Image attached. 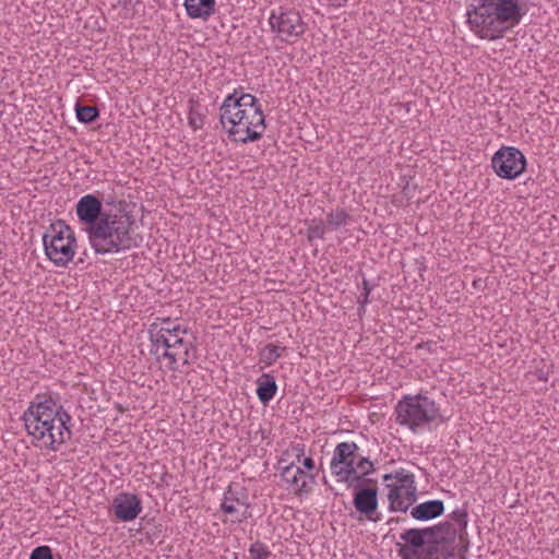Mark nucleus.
I'll return each mask as SVG.
<instances>
[{
  "label": "nucleus",
  "instance_id": "obj_1",
  "mask_svg": "<svg viewBox=\"0 0 559 559\" xmlns=\"http://www.w3.org/2000/svg\"><path fill=\"white\" fill-rule=\"evenodd\" d=\"M119 206H122L119 204ZM95 194L83 195L75 205V213L87 234L91 247L97 254L119 253L138 248L142 236L134 231L135 219L123 209H108Z\"/></svg>",
  "mask_w": 559,
  "mask_h": 559
},
{
  "label": "nucleus",
  "instance_id": "obj_2",
  "mask_svg": "<svg viewBox=\"0 0 559 559\" xmlns=\"http://www.w3.org/2000/svg\"><path fill=\"white\" fill-rule=\"evenodd\" d=\"M22 420L31 443L41 451L58 452L72 438V417L51 396L36 395Z\"/></svg>",
  "mask_w": 559,
  "mask_h": 559
},
{
  "label": "nucleus",
  "instance_id": "obj_3",
  "mask_svg": "<svg viewBox=\"0 0 559 559\" xmlns=\"http://www.w3.org/2000/svg\"><path fill=\"white\" fill-rule=\"evenodd\" d=\"M219 121L234 142H255L266 129L258 98L241 90H235L225 97L219 108Z\"/></svg>",
  "mask_w": 559,
  "mask_h": 559
},
{
  "label": "nucleus",
  "instance_id": "obj_4",
  "mask_svg": "<svg viewBox=\"0 0 559 559\" xmlns=\"http://www.w3.org/2000/svg\"><path fill=\"white\" fill-rule=\"evenodd\" d=\"M476 1L477 4L467 9V23L476 35L489 40L503 37L528 11L525 0Z\"/></svg>",
  "mask_w": 559,
  "mask_h": 559
},
{
  "label": "nucleus",
  "instance_id": "obj_5",
  "mask_svg": "<svg viewBox=\"0 0 559 559\" xmlns=\"http://www.w3.org/2000/svg\"><path fill=\"white\" fill-rule=\"evenodd\" d=\"M148 335L151 341L150 353L157 361L167 360V367L171 371L179 370V362L191 364L197 357L192 350L194 346L183 337L171 334L169 328L158 326L157 323L150 325Z\"/></svg>",
  "mask_w": 559,
  "mask_h": 559
},
{
  "label": "nucleus",
  "instance_id": "obj_6",
  "mask_svg": "<svg viewBox=\"0 0 559 559\" xmlns=\"http://www.w3.org/2000/svg\"><path fill=\"white\" fill-rule=\"evenodd\" d=\"M395 421L418 433L424 427L431 423H445L448 420L439 405L429 396L423 393L405 395L400 400L394 409Z\"/></svg>",
  "mask_w": 559,
  "mask_h": 559
},
{
  "label": "nucleus",
  "instance_id": "obj_7",
  "mask_svg": "<svg viewBox=\"0 0 559 559\" xmlns=\"http://www.w3.org/2000/svg\"><path fill=\"white\" fill-rule=\"evenodd\" d=\"M43 243L47 258L55 265L67 266L74 257L76 238L72 228L58 219L44 233Z\"/></svg>",
  "mask_w": 559,
  "mask_h": 559
},
{
  "label": "nucleus",
  "instance_id": "obj_8",
  "mask_svg": "<svg viewBox=\"0 0 559 559\" xmlns=\"http://www.w3.org/2000/svg\"><path fill=\"white\" fill-rule=\"evenodd\" d=\"M359 447L355 442H341L333 452L331 460L332 473L337 477L338 481L347 484V487H354L355 481H361V476L355 467V463L359 456Z\"/></svg>",
  "mask_w": 559,
  "mask_h": 559
},
{
  "label": "nucleus",
  "instance_id": "obj_9",
  "mask_svg": "<svg viewBox=\"0 0 559 559\" xmlns=\"http://www.w3.org/2000/svg\"><path fill=\"white\" fill-rule=\"evenodd\" d=\"M269 24L272 33L281 41L290 44L301 37L307 29V24L302 21L299 12L295 10L273 11L269 17Z\"/></svg>",
  "mask_w": 559,
  "mask_h": 559
},
{
  "label": "nucleus",
  "instance_id": "obj_10",
  "mask_svg": "<svg viewBox=\"0 0 559 559\" xmlns=\"http://www.w3.org/2000/svg\"><path fill=\"white\" fill-rule=\"evenodd\" d=\"M491 167L502 179L518 178L526 167L524 154L514 146H502L491 158Z\"/></svg>",
  "mask_w": 559,
  "mask_h": 559
},
{
  "label": "nucleus",
  "instance_id": "obj_11",
  "mask_svg": "<svg viewBox=\"0 0 559 559\" xmlns=\"http://www.w3.org/2000/svg\"><path fill=\"white\" fill-rule=\"evenodd\" d=\"M370 481H355L354 487V499L353 504L357 512L365 515L368 520L378 521L372 515L378 509V489L376 487H369L367 484Z\"/></svg>",
  "mask_w": 559,
  "mask_h": 559
},
{
  "label": "nucleus",
  "instance_id": "obj_12",
  "mask_svg": "<svg viewBox=\"0 0 559 559\" xmlns=\"http://www.w3.org/2000/svg\"><path fill=\"white\" fill-rule=\"evenodd\" d=\"M401 539L404 542L399 550L400 556L404 559H409L412 556L418 559H425L428 551V543L424 528H409L401 534Z\"/></svg>",
  "mask_w": 559,
  "mask_h": 559
},
{
  "label": "nucleus",
  "instance_id": "obj_13",
  "mask_svg": "<svg viewBox=\"0 0 559 559\" xmlns=\"http://www.w3.org/2000/svg\"><path fill=\"white\" fill-rule=\"evenodd\" d=\"M115 515L122 522L133 521L142 512V501L130 492H120L112 501Z\"/></svg>",
  "mask_w": 559,
  "mask_h": 559
},
{
  "label": "nucleus",
  "instance_id": "obj_14",
  "mask_svg": "<svg viewBox=\"0 0 559 559\" xmlns=\"http://www.w3.org/2000/svg\"><path fill=\"white\" fill-rule=\"evenodd\" d=\"M389 492V510L392 512H406L417 500L416 484L409 487L397 488L395 485H386Z\"/></svg>",
  "mask_w": 559,
  "mask_h": 559
},
{
  "label": "nucleus",
  "instance_id": "obj_15",
  "mask_svg": "<svg viewBox=\"0 0 559 559\" xmlns=\"http://www.w3.org/2000/svg\"><path fill=\"white\" fill-rule=\"evenodd\" d=\"M444 512V503L442 500H429L412 508L411 515L417 521H430L439 518Z\"/></svg>",
  "mask_w": 559,
  "mask_h": 559
},
{
  "label": "nucleus",
  "instance_id": "obj_16",
  "mask_svg": "<svg viewBox=\"0 0 559 559\" xmlns=\"http://www.w3.org/2000/svg\"><path fill=\"white\" fill-rule=\"evenodd\" d=\"M187 15L206 21L215 12V0H185Z\"/></svg>",
  "mask_w": 559,
  "mask_h": 559
},
{
  "label": "nucleus",
  "instance_id": "obj_17",
  "mask_svg": "<svg viewBox=\"0 0 559 559\" xmlns=\"http://www.w3.org/2000/svg\"><path fill=\"white\" fill-rule=\"evenodd\" d=\"M277 392L275 378L270 373H262L257 379V396L263 405H267Z\"/></svg>",
  "mask_w": 559,
  "mask_h": 559
},
{
  "label": "nucleus",
  "instance_id": "obj_18",
  "mask_svg": "<svg viewBox=\"0 0 559 559\" xmlns=\"http://www.w3.org/2000/svg\"><path fill=\"white\" fill-rule=\"evenodd\" d=\"M281 476L283 480L289 484L293 489L297 492L301 493L305 490L307 484L305 480H300V477L296 475L295 471V461L290 462L288 465L282 467Z\"/></svg>",
  "mask_w": 559,
  "mask_h": 559
},
{
  "label": "nucleus",
  "instance_id": "obj_19",
  "mask_svg": "<svg viewBox=\"0 0 559 559\" xmlns=\"http://www.w3.org/2000/svg\"><path fill=\"white\" fill-rule=\"evenodd\" d=\"M449 519L453 521L457 527H455L460 539L463 538V535L466 534V527L468 522V507L465 502L461 508L453 510L449 514Z\"/></svg>",
  "mask_w": 559,
  "mask_h": 559
},
{
  "label": "nucleus",
  "instance_id": "obj_20",
  "mask_svg": "<svg viewBox=\"0 0 559 559\" xmlns=\"http://www.w3.org/2000/svg\"><path fill=\"white\" fill-rule=\"evenodd\" d=\"M76 118L80 122L88 124L99 117V109L95 106L75 105Z\"/></svg>",
  "mask_w": 559,
  "mask_h": 559
},
{
  "label": "nucleus",
  "instance_id": "obj_21",
  "mask_svg": "<svg viewBox=\"0 0 559 559\" xmlns=\"http://www.w3.org/2000/svg\"><path fill=\"white\" fill-rule=\"evenodd\" d=\"M241 507L243 508L242 510H240L239 507H236V504H227V502H222L221 504L222 511L226 514H230L233 516L231 521L237 523H241L250 516L248 511L249 506L245 504Z\"/></svg>",
  "mask_w": 559,
  "mask_h": 559
},
{
  "label": "nucleus",
  "instance_id": "obj_22",
  "mask_svg": "<svg viewBox=\"0 0 559 559\" xmlns=\"http://www.w3.org/2000/svg\"><path fill=\"white\" fill-rule=\"evenodd\" d=\"M348 219L349 215L343 209H336L335 211H332L326 215L328 227L333 230H336L341 226L346 225Z\"/></svg>",
  "mask_w": 559,
  "mask_h": 559
},
{
  "label": "nucleus",
  "instance_id": "obj_23",
  "mask_svg": "<svg viewBox=\"0 0 559 559\" xmlns=\"http://www.w3.org/2000/svg\"><path fill=\"white\" fill-rule=\"evenodd\" d=\"M285 350L286 347H278L274 344H267L261 350V361L267 366H271L282 356V353Z\"/></svg>",
  "mask_w": 559,
  "mask_h": 559
},
{
  "label": "nucleus",
  "instance_id": "obj_24",
  "mask_svg": "<svg viewBox=\"0 0 559 559\" xmlns=\"http://www.w3.org/2000/svg\"><path fill=\"white\" fill-rule=\"evenodd\" d=\"M308 224V229H307V239L308 241H313L316 239H323L324 238V234H325V226L323 224V221L318 218V219H311L310 222L307 223Z\"/></svg>",
  "mask_w": 559,
  "mask_h": 559
},
{
  "label": "nucleus",
  "instance_id": "obj_25",
  "mask_svg": "<svg viewBox=\"0 0 559 559\" xmlns=\"http://www.w3.org/2000/svg\"><path fill=\"white\" fill-rule=\"evenodd\" d=\"M355 467L358 472V476H361V481H372L371 479L366 478V476L374 472L373 463L368 457L359 455L355 463Z\"/></svg>",
  "mask_w": 559,
  "mask_h": 559
},
{
  "label": "nucleus",
  "instance_id": "obj_26",
  "mask_svg": "<svg viewBox=\"0 0 559 559\" xmlns=\"http://www.w3.org/2000/svg\"><path fill=\"white\" fill-rule=\"evenodd\" d=\"M249 554L252 559H269L272 556L269 547L260 540L250 545Z\"/></svg>",
  "mask_w": 559,
  "mask_h": 559
},
{
  "label": "nucleus",
  "instance_id": "obj_27",
  "mask_svg": "<svg viewBox=\"0 0 559 559\" xmlns=\"http://www.w3.org/2000/svg\"><path fill=\"white\" fill-rule=\"evenodd\" d=\"M393 477L396 480V483H394L393 485H395L397 488L409 487L412 486V484L415 483L414 474L406 472L403 468H401L400 471H395L393 473Z\"/></svg>",
  "mask_w": 559,
  "mask_h": 559
},
{
  "label": "nucleus",
  "instance_id": "obj_28",
  "mask_svg": "<svg viewBox=\"0 0 559 559\" xmlns=\"http://www.w3.org/2000/svg\"><path fill=\"white\" fill-rule=\"evenodd\" d=\"M304 448L305 445L301 443H297L293 445V450L296 452V463L302 464V466L308 469H314V461L311 457H302L304 456Z\"/></svg>",
  "mask_w": 559,
  "mask_h": 559
},
{
  "label": "nucleus",
  "instance_id": "obj_29",
  "mask_svg": "<svg viewBox=\"0 0 559 559\" xmlns=\"http://www.w3.org/2000/svg\"><path fill=\"white\" fill-rule=\"evenodd\" d=\"M188 122L193 130L201 129L204 124V116L197 107L192 106L189 110Z\"/></svg>",
  "mask_w": 559,
  "mask_h": 559
},
{
  "label": "nucleus",
  "instance_id": "obj_30",
  "mask_svg": "<svg viewBox=\"0 0 559 559\" xmlns=\"http://www.w3.org/2000/svg\"><path fill=\"white\" fill-rule=\"evenodd\" d=\"M103 203V210L102 212L105 213V212H108L109 210L108 209H116V207H120L119 204L123 205V212H130L129 211V204L127 203V201L124 200H117L115 197L112 195H108L106 199H104L102 201Z\"/></svg>",
  "mask_w": 559,
  "mask_h": 559
},
{
  "label": "nucleus",
  "instance_id": "obj_31",
  "mask_svg": "<svg viewBox=\"0 0 559 559\" xmlns=\"http://www.w3.org/2000/svg\"><path fill=\"white\" fill-rule=\"evenodd\" d=\"M29 559H53L52 550L46 545L38 546L33 549Z\"/></svg>",
  "mask_w": 559,
  "mask_h": 559
},
{
  "label": "nucleus",
  "instance_id": "obj_32",
  "mask_svg": "<svg viewBox=\"0 0 559 559\" xmlns=\"http://www.w3.org/2000/svg\"><path fill=\"white\" fill-rule=\"evenodd\" d=\"M372 290V286L370 285L369 281L364 278L362 280V293L358 297V304L359 309H364L365 306L369 302V295Z\"/></svg>",
  "mask_w": 559,
  "mask_h": 559
},
{
  "label": "nucleus",
  "instance_id": "obj_33",
  "mask_svg": "<svg viewBox=\"0 0 559 559\" xmlns=\"http://www.w3.org/2000/svg\"><path fill=\"white\" fill-rule=\"evenodd\" d=\"M222 502H227V504H236V507L245 506L247 504L245 500L240 499L235 492L231 487L229 486L227 491L224 495V499Z\"/></svg>",
  "mask_w": 559,
  "mask_h": 559
},
{
  "label": "nucleus",
  "instance_id": "obj_34",
  "mask_svg": "<svg viewBox=\"0 0 559 559\" xmlns=\"http://www.w3.org/2000/svg\"><path fill=\"white\" fill-rule=\"evenodd\" d=\"M169 331L171 332V334L177 335V337H182L180 334H186L187 333V330L186 329H181V326L179 324L178 325H174L173 328H169Z\"/></svg>",
  "mask_w": 559,
  "mask_h": 559
},
{
  "label": "nucleus",
  "instance_id": "obj_35",
  "mask_svg": "<svg viewBox=\"0 0 559 559\" xmlns=\"http://www.w3.org/2000/svg\"><path fill=\"white\" fill-rule=\"evenodd\" d=\"M330 5L341 8L346 4L348 0H325Z\"/></svg>",
  "mask_w": 559,
  "mask_h": 559
},
{
  "label": "nucleus",
  "instance_id": "obj_36",
  "mask_svg": "<svg viewBox=\"0 0 559 559\" xmlns=\"http://www.w3.org/2000/svg\"><path fill=\"white\" fill-rule=\"evenodd\" d=\"M441 559H465L464 556H457L453 552H442Z\"/></svg>",
  "mask_w": 559,
  "mask_h": 559
},
{
  "label": "nucleus",
  "instance_id": "obj_37",
  "mask_svg": "<svg viewBox=\"0 0 559 559\" xmlns=\"http://www.w3.org/2000/svg\"><path fill=\"white\" fill-rule=\"evenodd\" d=\"M170 319L167 318V319H163V323L162 324H158V326H163V328H171L170 326Z\"/></svg>",
  "mask_w": 559,
  "mask_h": 559
},
{
  "label": "nucleus",
  "instance_id": "obj_38",
  "mask_svg": "<svg viewBox=\"0 0 559 559\" xmlns=\"http://www.w3.org/2000/svg\"><path fill=\"white\" fill-rule=\"evenodd\" d=\"M295 471H296V475L299 477V476H304L305 475V472L295 464Z\"/></svg>",
  "mask_w": 559,
  "mask_h": 559
},
{
  "label": "nucleus",
  "instance_id": "obj_39",
  "mask_svg": "<svg viewBox=\"0 0 559 559\" xmlns=\"http://www.w3.org/2000/svg\"><path fill=\"white\" fill-rule=\"evenodd\" d=\"M382 479H383L384 481H388V480L394 479V477H393V473H390V474H385V475H383Z\"/></svg>",
  "mask_w": 559,
  "mask_h": 559
},
{
  "label": "nucleus",
  "instance_id": "obj_40",
  "mask_svg": "<svg viewBox=\"0 0 559 559\" xmlns=\"http://www.w3.org/2000/svg\"><path fill=\"white\" fill-rule=\"evenodd\" d=\"M4 249H5V243L3 241H0V258L3 257Z\"/></svg>",
  "mask_w": 559,
  "mask_h": 559
},
{
  "label": "nucleus",
  "instance_id": "obj_41",
  "mask_svg": "<svg viewBox=\"0 0 559 559\" xmlns=\"http://www.w3.org/2000/svg\"><path fill=\"white\" fill-rule=\"evenodd\" d=\"M400 521L399 518H391L389 521H388V524H395Z\"/></svg>",
  "mask_w": 559,
  "mask_h": 559
},
{
  "label": "nucleus",
  "instance_id": "obj_42",
  "mask_svg": "<svg viewBox=\"0 0 559 559\" xmlns=\"http://www.w3.org/2000/svg\"><path fill=\"white\" fill-rule=\"evenodd\" d=\"M131 2H132V0H124L123 4L127 5V4H130Z\"/></svg>",
  "mask_w": 559,
  "mask_h": 559
}]
</instances>
